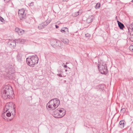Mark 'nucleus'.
I'll return each instance as SVG.
<instances>
[{
	"mask_svg": "<svg viewBox=\"0 0 133 133\" xmlns=\"http://www.w3.org/2000/svg\"><path fill=\"white\" fill-rule=\"evenodd\" d=\"M131 2H133V0H132L131 1Z\"/></svg>",
	"mask_w": 133,
	"mask_h": 133,
	"instance_id": "58836bf2",
	"label": "nucleus"
},
{
	"mask_svg": "<svg viewBox=\"0 0 133 133\" xmlns=\"http://www.w3.org/2000/svg\"><path fill=\"white\" fill-rule=\"evenodd\" d=\"M5 115H6V116L7 117H9L11 116V113L9 112V111L8 112L6 113V112H5Z\"/></svg>",
	"mask_w": 133,
	"mask_h": 133,
	"instance_id": "5701e85b",
	"label": "nucleus"
},
{
	"mask_svg": "<svg viewBox=\"0 0 133 133\" xmlns=\"http://www.w3.org/2000/svg\"><path fill=\"white\" fill-rule=\"evenodd\" d=\"M38 61V58L36 55L29 57L26 59L27 64L31 67H34L35 64H37Z\"/></svg>",
	"mask_w": 133,
	"mask_h": 133,
	"instance_id": "7ed1b4c3",
	"label": "nucleus"
},
{
	"mask_svg": "<svg viewBox=\"0 0 133 133\" xmlns=\"http://www.w3.org/2000/svg\"><path fill=\"white\" fill-rule=\"evenodd\" d=\"M0 21H1L2 22H3L4 20V19L2 17L0 16Z\"/></svg>",
	"mask_w": 133,
	"mask_h": 133,
	"instance_id": "c85d7f7f",
	"label": "nucleus"
},
{
	"mask_svg": "<svg viewBox=\"0 0 133 133\" xmlns=\"http://www.w3.org/2000/svg\"><path fill=\"white\" fill-rule=\"evenodd\" d=\"M57 76H58L59 77H62V75H61V73L57 74Z\"/></svg>",
	"mask_w": 133,
	"mask_h": 133,
	"instance_id": "2f4dec72",
	"label": "nucleus"
},
{
	"mask_svg": "<svg viewBox=\"0 0 133 133\" xmlns=\"http://www.w3.org/2000/svg\"><path fill=\"white\" fill-rule=\"evenodd\" d=\"M55 27L56 29H57L59 28V26L57 25H55Z\"/></svg>",
	"mask_w": 133,
	"mask_h": 133,
	"instance_id": "72a5a7b5",
	"label": "nucleus"
},
{
	"mask_svg": "<svg viewBox=\"0 0 133 133\" xmlns=\"http://www.w3.org/2000/svg\"><path fill=\"white\" fill-rule=\"evenodd\" d=\"M50 22L49 21H46L43 22V23H42V24L45 27V26H46L48 25L49 23Z\"/></svg>",
	"mask_w": 133,
	"mask_h": 133,
	"instance_id": "6ab92c4d",
	"label": "nucleus"
},
{
	"mask_svg": "<svg viewBox=\"0 0 133 133\" xmlns=\"http://www.w3.org/2000/svg\"><path fill=\"white\" fill-rule=\"evenodd\" d=\"M85 36L86 37H90V36L89 34H85Z\"/></svg>",
	"mask_w": 133,
	"mask_h": 133,
	"instance_id": "c756f323",
	"label": "nucleus"
},
{
	"mask_svg": "<svg viewBox=\"0 0 133 133\" xmlns=\"http://www.w3.org/2000/svg\"><path fill=\"white\" fill-rule=\"evenodd\" d=\"M100 6V4L99 3H97L96 6H95V8L96 9H98L99 8Z\"/></svg>",
	"mask_w": 133,
	"mask_h": 133,
	"instance_id": "aec40b11",
	"label": "nucleus"
},
{
	"mask_svg": "<svg viewBox=\"0 0 133 133\" xmlns=\"http://www.w3.org/2000/svg\"><path fill=\"white\" fill-rule=\"evenodd\" d=\"M22 55L18 53L17 56V61L19 62H21L22 61Z\"/></svg>",
	"mask_w": 133,
	"mask_h": 133,
	"instance_id": "4468645a",
	"label": "nucleus"
},
{
	"mask_svg": "<svg viewBox=\"0 0 133 133\" xmlns=\"http://www.w3.org/2000/svg\"><path fill=\"white\" fill-rule=\"evenodd\" d=\"M4 1H5V0H4Z\"/></svg>",
	"mask_w": 133,
	"mask_h": 133,
	"instance_id": "c03bdc74",
	"label": "nucleus"
},
{
	"mask_svg": "<svg viewBox=\"0 0 133 133\" xmlns=\"http://www.w3.org/2000/svg\"><path fill=\"white\" fill-rule=\"evenodd\" d=\"M128 29H131L132 30H133V23L131 24V26L129 27H128Z\"/></svg>",
	"mask_w": 133,
	"mask_h": 133,
	"instance_id": "393cba45",
	"label": "nucleus"
},
{
	"mask_svg": "<svg viewBox=\"0 0 133 133\" xmlns=\"http://www.w3.org/2000/svg\"><path fill=\"white\" fill-rule=\"evenodd\" d=\"M18 42L21 43L22 44H23L24 43H25L26 40L25 39H19L17 40Z\"/></svg>",
	"mask_w": 133,
	"mask_h": 133,
	"instance_id": "f3484780",
	"label": "nucleus"
},
{
	"mask_svg": "<svg viewBox=\"0 0 133 133\" xmlns=\"http://www.w3.org/2000/svg\"><path fill=\"white\" fill-rule=\"evenodd\" d=\"M60 31L62 32H64L65 34L68 36H70L69 33L68 29L67 28H63Z\"/></svg>",
	"mask_w": 133,
	"mask_h": 133,
	"instance_id": "0eeeda50",
	"label": "nucleus"
},
{
	"mask_svg": "<svg viewBox=\"0 0 133 133\" xmlns=\"http://www.w3.org/2000/svg\"><path fill=\"white\" fill-rule=\"evenodd\" d=\"M12 119V118L11 119H10L9 120H10V121H11V120Z\"/></svg>",
	"mask_w": 133,
	"mask_h": 133,
	"instance_id": "a19ab883",
	"label": "nucleus"
},
{
	"mask_svg": "<svg viewBox=\"0 0 133 133\" xmlns=\"http://www.w3.org/2000/svg\"><path fill=\"white\" fill-rule=\"evenodd\" d=\"M126 111V109L125 108H123L121 110V112L123 113H124Z\"/></svg>",
	"mask_w": 133,
	"mask_h": 133,
	"instance_id": "a878e982",
	"label": "nucleus"
},
{
	"mask_svg": "<svg viewBox=\"0 0 133 133\" xmlns=\"http://www.w3.org/2000/svg\"><path fill=\"white\" fill-rule=\"evenodd\" d=\"M14 105L15 104L12 102H9L6 104L4 108V112L2 115V117L4 119H5V118L4 117L5 116V112H6L8 110H10V109H11L13 108L14 110L15 111V108L14 107Z\"/></svg>",
	"mask_w": 133,
	"mask_h": 133,
	"instance_id": "39448f33",
	"label": "nucleus"
},
{
	"mask_svg": "<svg viewBox=\"0 0 133 133\" xmlns=\"http://www.w3.org/2000/svg\"><path fill=\"white\" fill-rule=\"evenodd\" d=\"M20 19H21H21H22L21 18V17L20 18Z\"/></svg>",
	"mask_w": 133,
	"mask_h": 133,
	"instance_id": "ea45409f",
	"label": "nucleus"
},
{
	"mask_svg": "<svg viewBox=\"0 0 133 133\" xmlns=\"http://www.w3.org/2000/svg\"><path fill=\"white\" fill-rule=\"evenodd\" d=\"M64 68H67V66L66 65H64Z\"/></svg>",
	"mask_w": 133,
	"mask_h": 133,
	"instance_id": "c9c22d12",
	"label": "nucleus"
},
{
	"mask_svg": "<svg viewBox=\"0 0 133 133\" xmlns=\"http://www.w3.org/2000/svg\"><path fill=\"white\" fill-rule=\"evenodd\" d=\"M67 71V70L66 69V70H65V71L66 72Z\"/></svg>",
	"mask_w": 133,
	"mask_h": 133,
	"instance_id": "e433bc0d",
	"label": "nucleus"
},
{
	"mask_svg": "<svg viewBox=\"0 0 133 133\" xmlns=\"http://www.w3.org/2000/svg\"><path fill=\"white\" fill-rule=\"evenodd\" d=\"M119 27L121 30H123L124 27V25L118 21H117Z\"/></svg>",
	"mask_w": 133,
	"mask_h": 133,
	"instance_id": "9b49d317",
	"label": "nucleus"
},
{
	"mask_svg": "<svg viewBox=\"0 0 133 133\" xmlns=\"http://www.w3.org/2000/svg\"><path fill=\"white\" fill-rule=\"evenodd\" d=\"M97 66L99 71L100 72L103 74H106L108 72L106 65L105 63H99L98 64Z\"/></svg>",
	"mask_w": 133,
	"mask_h": 133,
	"instance_id": "20e7f679",
	"label": "nucleus"
},
{
	"mask_svg": "<svg viewBox=\"0 0 133 133\" xmlns=\"http://www.w3.org/2000/svg\"><path fill=\"white\" fill-rule=\"evenodd\" d=\"M68 68H69V69H70V68L69 67H68Z\"/></svg>",
	"mask_w": 133,
	"mask_h": 133,
	"instance_id": "79ce46f5",
	"label": "nucleus"
},
{
	"mask_svg": "<svg viewBox=\"0 0 133 133\" xmlns=\"http://www.w3.org/2000/svg\"><path fill=\"white\" fill-rule=\"evenodd\" d=\"M12 114V115H13V117H14V115L13 114Z\"/></svg>",
	"mask_w": 133,
	"mask_h": 133,
	"instance_id": "4c0bfd02",
	"label": "nucleus"
},
{
	"mask_svg": "<svg viewBox=\"0 0 133 133\" xmlns=\"http://www.w3.org/2000/svg\"><path fill=\"white\" fill-rule=\"evenodd\" d=\"M45 28L42 23L39 24L38 26V28L39 30H41Z\"/></svg>",
	"mask_w": 133,
	"mask_h": 133,
	"instance_id": "a211bd4d",
	"label": "nucleus"
},
{
	"mask_svg": "<svg viewBox=\"0 0 133 133\" xmlns=\"http://www.w3.org/2000/svg\"><path fill=\"white\" fill-rule=\"evenodd\" d=\"M14 115H15V114H14Z\"/></svg>",
	"mask_w": 133,
	"mask_h": 133,
	"instance_id": "37998d69",
	"label": "nucleus"
},
{
	"mask_svg": "<svg viewBox=\"0 0 133 133\" xmlns=\"http://www.w3.org/2000/svg\"><path fill=\"white\" fill-rule=\"evenodd\" d=\"M25 12V10L24 9H21L19 10L18 11V14L20 17L22 16V17L23 18H25V16L24 15Z\"/></svg>",
	"mask_w": 133,
	"mask_h": 133,
	"instance_id": "6e6552de",
	"label": "nucleus"
},
{
	"mask_svg": "<svg viewBox=\"0 0 133 133\" xmlns=\"http://www.w3.org/2000/svg\"><path fill=\"white\" fill-rule=\"evenodd\" d=\"M62 42L63 43L66 44L68 43V40L67 39H63Z\"/></svg>",
	"mask_w": 133,
	"mask_h": 133,
	"instance_id": "412c9836",
	"label": "nucleus"
},
{
	"mask_svg": "<svg viewBox=\"0 0 133 133\" xmlns=\"http://www.w3.org/2000/svg\"><path fill=\"white\" fill-rule=\"evenodd\" d=\"M93 19V18L92 17H88L87 19L86 22L88 23H89L92 21Z\"/></svg>",
	"mask_w": 133,
	"mask_h": 133,
	"instance_id": "dca6fc26",
	"label": "nucleus"
},
{
	"mask_svg": "<svg viewBox=\"0 0 133 133\" xmlns=\"http://www.w3.org/2000/svg\"><path fill=\"white\" fill-rule=\"evenodd\" d=\"M57 72H58V74H60V73H61V70H58Z\"/></svg>",
	"mask_w": 133,
	"mask_h": 133,
	"instance_id": "473e14b6",
	"label": "nucleus"
},
{
	"mask_svg": "<svg viewBox=\"0 0 133 133\" xmlns=\"http://www.w3.org/2000/svg\"><path fill=\"white\" fill-rule=\"evenodd\" d=\"M34 2H32L29 4V5L30 6H32L34 5Z\"/></svg>",
	"mask_w": 133,
	"mask_h": 133,
	"instance_id": "7c9ffc66",
	"label": "nucleus"
},
{
	"mask_svg": "<svg viewBox=\"0 0 133 133\" xmlns=\"http://www.w3.org/2000/svg\"><path fill=\"white\" fill-rule=\"evenodd\" d=\"M129 49L131 51H133V45L130 46L129 47Z\"/></svg>",
	"mask_w": 133,
	"mask_h": 133,
	"instance_id": "cd10ccee",
	"label": "nucleus"
},
{
	"mask_svg": "<svg viewBox=\"0 0 133 133\" xmlns=\"http://www.w3.org/2000/svg\"><path fill=\"white\" fill-rule=\"evenodd\" d=\"M128 34L130 35V40L133 42V30L131 29H128Z\"/></svg>",
	"mask_w": 133,
	"mask_h": 133,
	"instance_id": "1a4fd4ad",
	"label": "nucleus"
},
{
	"mask_svg": "<svg viewBox=\"0 0 133 133\" xmlns=\"http://www.w3.org/2000/svg\"><path fill=\"white\" fill-rule=\"evenodd\" d=\"M60 101L57 98H55L50 100L46 105L47 108L48 107L49 110H54L57 108L59 105Z\"/></svg>",
	"mask_w": 133,
	"mask_h": 133,
	"instance_id": "f03ea898",
	"label": "nucleus"
},
{
	"mask_svg": "<svg viewBox=\"0 0 133 133\" xmlns=\"http://www.w3.org/2000/svg\"><path fill=\"white\" fill-rule=\"evenodd\" d=\"M59 112H58L57 110H56L54 111L53 115H54V116L56 118H58V115Z\"/></svg>",
	"mask_w": 133,
	"mask_h": 133,
	"instance_id": "ddd939ff",
	"label": "nucleus"
},
{
	"mask_svg": "<svg viewBox=\"0 0 133 133\" xmlns=\"http://www.w3.org/2000/svg\"><path fill=\"white\" fill-rule=\"evenodd\" d=\"M103 88V85L102 84H100L97 86V88H99L100 89H102Z\"/></svg>",
	"mask_w": 133,
	"mask_h": 133,
	"instance_id": "4be33fe9",
	"label": "nucleus"
},
{
	"mask_svg": "<svg viewBox=\"0 0 133 133\" xmlns=\"http://www.w3.org/2000/svg\"><path fill=\"white\" fill-rule=\"evenodd\" d=\"M65 114V111L61 113H59L58 115V118H61L64 116Z\"/></svg>",
	"mask_w": 133,
	"mask_h": 133,
	"instance_id": "2eb2a0df",
	"label": "nucleus"
},
{
	"mask_svg": "<svg viewBox=\"0 0 133 133\" xmlns=\"http://www.w3.org/2000/svg\"><path fill=\"white\" fill-rule=\"evenodd\" d=\"M69 0H63V2H67Z\"/></svg>",
	"mask_w": 133,
	"mask_h": 133,
	"instance_id": "f704fd0d",
	"label": "nucleus"
},
{
	"mask_svg": "<svg viewBox=\"0 0 133 133\" xmlns=\"http://www.w3.org/2000/svg\"><path fill=\"white\" fill-rule=\"evenodd\" d=\"M7 44L8 46L11 48H14V47L16 45V42L14 40L9 41Z\"/></svg>",
	"mask_w": 133,
	"mask_h": 133,
	"instance_id": "423d86ee",
	"label": "nucleus"
},
{
	"mask_svg": "<svg viewBox=\"0 0 133 133\" xmlns=\"http://www.w3.org/2000/svg\"><path fill=\"white\" fill-rule=\"evenodd\" d=\"M57 110L58 111V112H59V113L62 112H64V111L63 109V110H58V109H57Z\"/></svg>",
	"mask_w": 133,
	"mask_h": 133,
	"instance_id": "bb28decb",
	"label": "nucleus"
},
{
	"mask_svg": "<svg viewBox=\"0 0 133 133\" xmlns=\"http://www.w3.org/2000/svg\"><path fill=\"white\" fill-rule=\"evenodd\" d=\"M125 121L123 120H122L120 121L119 122V127L122 128H124V127L125 125L124 123Z\"/></svg>",
	"mask_w": 133,
	"mask_h": 133,
	"instance_id": "f8f14e48",
	"label": "nucleus"
},
{
	"mask_svg": "<svg viewBox=\"0 0 133 133\" xmlns=\"http://www.w3.org/2000/svg\"><path fill=\"white\" fill-rule=\"evenodd\" d=\"M1 94L2 97L5 99L12 98L14 92L12 87L9 85H4L2 89Z\"/></svg>",
	"mask_w": 133,
	"mask_h": 133,
	"instance_id": "f257e3e1",
	"label": "nucleus"
},
{
	"mask_svg": "<svg viewBox=\"0 0 133 133\" xmlns=\"http://www.w3.org/2000/svg\"><path fill=\"white\" fill-rule=\"evenodd\" d=\"M15 31L17 32L19 35H21L23 34L24 33V31L21 29L17 28H15Z\"/></svg>",
	"mask_w": 133,
	"mask_h": 133,
	"instance_id": "9d476101",
	"label": "nucleus"
},
{
	"mask_svg": "<svg viewBox=\"0 0 133 133\" xmlns=\"http://www.w3.org/2000/svg\"><path fill=\"white\" fill-rule=\"evenodd\" d=\"M79 11H78L77 12H75L74 13V14H73V16H74V17L76 16L79 15Z\"/></svg>",
	"mask_w": 133,
	"mask_h": 133,
	"instance_id": "b1692460",
	"label": "nucleus"
}]
</instances>
